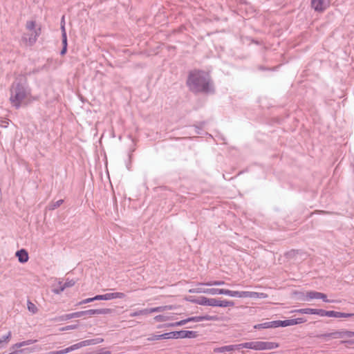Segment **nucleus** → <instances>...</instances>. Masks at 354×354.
Masks as SVG:
<instances>
[{
    "label": "nucleus",
    "instance_id": "aec40b11",
    "mask_svg": "<svg viewBox=\"0 0 354 354\" xmlns=\"http://www.w3.org/2000/svg\"><path fill=\"white\" fill-rule=\"evenodd\" d=\"M172 306H158L151 308H147V315L152 313H158V312H162L166 310H171Z\"/></svg>",
    "mask_w": 354,
    "mask_h": 354
},
{
    "label": "nucleus",
    "instance_id": "4be33fe9",
    "mask_svg": "<svg viewBox=\"0 0 354 354\" xmlns=\"http://www.w3.org/2000/svg\"><path fill=\"white\" fill-rule=\"evenodd\" d=\"M354 316V313H342L333 310V318H348Z\"/></svg>",
    "mask_w": 354,
    "mask_h": 354
},
{
    "label": "nucleus",
    "instance_id": "052dcab7",
    "mask_svg": "<svg viewBox=\"0 0 354 354\" xmlns=\"http://www.w3.org/2000/svg\"><path fill=\"white\" fill-rule=\"evenodd\" d=\"M5 123H6V124H8V122L4 121V122H3V124H5Z\"/></svg>",
    "mask_w": 354,
    "mask_h": 354
},
{
    "label": "nucleus",
    "instance_id": "2eb2a0df",
    "mask_svg": "<svg viewBox=\"0 0 354 354\" xmlns=\"http://www.w3.org/2000/svg\"><path fill=\"white\" fill-rule=\"evenodd\" d=\"M16 257L20 263H24L28 261V253L25 249H21L16 252Z\"/></svg>",
    "mask_w": 354,
    "mask_h": 354
},
{
    "label": "nucleus",
    "instance_id": "423d86ee",
    "mask_svg": "<svg viewBox=\"0 0 354 354\" xmlns=\"http://www.w3.org/2000/svg\"><path fill=\"white\" fill-rule=\"evenodd\" d=\"M306 322V319L304 317H298L295 319L286 320H276V328L294 326L297 324H303Z\"/></svg>",
    "mask_w": 354,
    "mask_h": 354
},
{
    "label": "nucleus",
    "instance_id": "a18cd8bd",
    "mask_svg": "<svg viewBox=\"0 0 354 354\" xmlns=\"http://www.w3.org/2000/svg\"><path fill=\"white\" fill-rule=\"evenodd\" d=\"M203 124H204V122L201 123V126H197V125L194 126L196 133L199 134V135L202 134V126Z\"/></svg>",
    "mask_w": 354,
    "mask_h": 354
},
{
    "label": "nucleus",
    "instance_id": "c85d7f7f",
    "mask_svg": "<svg viewBox=\"0 0 354 354\" xmlns=\"http://www.w3.org/2000/svg\"><path fill=\"white\" fill-rule=\"evenodd\" d=\"M26 27L28 30L30 31H35V30H37L36 28V23L35 21H28L26 23Z\"/></svg>",
    "mask_w": 354,
    "mask_h": 354
},
{
    "label": "nucleus",
    "instance_id": "603ef678",
    "mask_svg": "<svg viewBox=\"0 0 354 354\" xmlns=\"http://www.w3.org/2000/svg\"><path fill=\"white\" fill-rule=\"evenodd\" d=\"M66 52H67V48L65 46H62V48L60 51V55L63 56L66 53Z\"/></svg>",
    "mask_w": 354,
    "mask_h": 354
},
{
    "label": "nucleus",
    "instance_id": "bb28decb",
    "mask_svg": "<svg viewBox=\"0 0 354 354\" xmlns=\"http://www.w3.org/2000/svg\"><path fill=\"white\" fill-rule=\"evenodd\" d=\"M144 315H147V308L132 312L130 313L129 316L131 317H135L137 316Z\"/></svg>",
    "mask_w": 354,
    "mask_h": 354
},
{
    "label": "nucleus",
    "instance_id": "a211bd4d",
    "mask_svg": "<svg viewBox=\"0 0 354 354\" xmlns=\"http://www.w3.org/2000/svg\"><path fill=\"white\" fill-rule=\"evenodd\" d=\"M276 328V320L267 322L262 324H259L254 326V328L261 329V328Z\"/></svg>",
    "mask_w": 354,
    "mask_h": 354
},
{
    "label": "nucleus",
    "instance_id": "1a4fd4ad",
    "mask_svg": "<svg viewBox=\"0 0 354 354\" xmlns=\"http://www.w3.org/2000/svg\"><path fill=\"white\" fill-rule=\"evenodd\" d=\"M237 345H238V350H240L241 348H248V349H252L254 351H261V341L248 342L239 344Z\"/></svg>",
    "mask_w": 354,
    "mask_h": 354
},
{
    "label": "nucleus",
    "instance_id": "de8ad7c7",
    "mask_svg": "<svg viewBox=\"0 0 354 354\" xmlns=\"http://www.w3.org/2000/svg\"><path fill=\"white\" fill-rule=\"evenodd\" d=\"M342 343H344L347 344L348 346H353L354 345V339H346L344 341H341Z\"/></svg>",
    "mask_w": 354,
    "mask_h": 354
},
{
    "label": "nucleus",
    "instance_id": "4468645a",
    "mask_svg": "<svg viewBox=\"0 0 354 354\" xmlns=\"http://www.w3.org/2000/svg\"><path fill=\"white\" fill-rule=\"evenodd\" d=\"M172 339L171 332L165 333L161 335H153L147 338L148 341H156L160 339Z\"/></svg>",
    "mask_w": 354,
    "mask_h": 354
},
{
    "label": "nucleus",
    "instance_id": "58836bf2",
    "mask_svg": "<svg viewBox=\"0 0 354 354\" xmlns=\"http://www.w3.org/2000/svg\"><path fill=\"white\" fill-rule=\"evenodd\" d=\"M187 322H201V316H194V317H189L187 318Z\"/></svg>",
    "mask_w": 354,
    "mask_h": 354
},
{
    "label": "nucleus",
    "instance_id": "f257e3e1",
    "mask_svg": "<svg viewBox=\"0 0 354 354\" xmlns=\"http://www.w3.org/2000/svg\"><path fill=\"white\" fill-rule=\"evenodd\" d=\"M187 85L193 93H209L214 92L209 75L203 71H190L187 80Z\"/></svg>",
    "mask_w": 354,
    "mask_h": 354
},
{
    "label": "nucleus",
    "instance_id": "37998d69",
    "mask_svg": "<svg viewBox=\"0 0 354 354\" xmlns=\"http://www.w3.org/2000/svg\"><path fill=\"white\" fill-rule=\"evenodd\" d=\"M77 327V325H68V326L62 328L60 330L65 331V330H73V329H75Z\"/></svg>",
    "mask_w": 354,
    "mask_h": 354
},
{
    "label": "nucleus",
    "instance_id": "13d9d810",
    "mask_svg": "<svg viewBox=\"0 0 354 354\" xmlns=\"http://www.w3.org/2000/svg\"><path fill=\"white\" fill-rule=\"evenodd\" d=\"M5 123H6V124H8V122L4 121V122H3V124H5Z\"/></svg>",
    "mask_w": 354,
    "mask_h": 354
},
{
    "label": "nucleus",
    "instance_id": "bf43d9fd",
    "mask_svg": "<svg viewBox=\"0 0 354 354\" xmlns=\"http://www.w3.org/2000/svg\"><path fill=\"white\" fill-rule=\"evenodd\" d=\"M5 123H6V124H8V122L4 121V122H3V124H5Z\"/></svg>",
    "mask_w": 354,
    "mask_h": 354
},
{
    "label": "nucleus",
    "instance_id": "8fccbe9b",
    "mask_svg": "<svg viewBox=\"0 0 354 354\" xmlns=\"http://www.w3.org/2000/svg\"><path fill=\"white\" fill-rule=\"evenodd\" d=\"M213 283H214V281H208L206 283H199L198 285L206 286H215V284H212Z\"/></svg>",
    "mask_w": 354,
    "mask_h": 354
},
{
    "label": "nucleus",
    "instance_id": "dca6fc26",
    "mask_svg": "<svg viewBox=\"0 0 354 354\" xmlns=\"http://www.w3.org/2000/svg\"><path fill=\"white\" fill-rule=\"evenodd\" d=\"M321 292L317 291H308L304 295V300L306 301H310L313 299H319Z\"/></svg>",
    "mask_w": 354,
    "mask_h": 354
},
{
    "label": "nucleus",
    "instance_id": "473e14b6",
    "mask_svg": "<svg viewBox=\"0 0 354 354\" xmlns=\"http://www.w3.org/2000/svg\"><path fill=\"white\" fill-rule=\"evenodd\" d=\"M332 337V333H323V334H319V335H317V337L321 340H326L327 339L330 338Z\"/></svg>",
    "mask_w": 354,
    "mask_h": 354
},
{
    "label": "nucleus",
    "instance_id": "ddd939ff",
    "mask_svg": "<svg viewBox=\"0 0 354 354\" xmlns=\"http://www.w3.org/2000/svg\"><path fill=\"white\" fill-rule=\"evenodd\" d=\"M354 337V332L350 330L333 331V338L348 339Z\"/></svg>",
    "mask_w": 354,
    "mask_h": 354
},
{
    "label": "nucleus",
    "instance_id": "7ed1b4c3",
    "mask_svg": "<svg viewBox=\"0 0 354 354\" xmlns=\"http://www.w3.org/2000/svg\"><path fill=\"white\" fill-rule=\"evenodd\" d=\"M103 342H104V339L102 338H100V337L95 338V339H86V340L80 342L77 344H75L73 345H71L64 349L50 351L48 353V354H66V353H68L75 350L79 349L82 347L90 346V345L98 344Z\"/></svg>",
    "mask_w": 354,
    "mask_h": 354
},
{
    "label": "nucleus",
    "instance_id": "20e7f679",
    "mask_svg": "<svg viewBox=\"0 0 354 354\" xmlns=\"http://www.w3.org/2000/svg\"><path fill=\"white\" fill-rule=\"evenodd\" d=\"M194 303L201 305L213 307H229L234 306V302L227 300H220L215 298H207L205 297H200L197 299L193 301Z\"/></svg>",
    "mask_w": 354,
    "mask_h": 354
},
{
    "label": "nucleus",
    "instance_id": "3c124183",
    "mask_svg": "<svg viewBox=\"0 0 354 354\" xmlns=\"http://www.w3.org/2000/svg\"><path fill=\"white\" fill-rule=\"evenodd\" d=\"M225 283L224 281H214L212 284H215V286H223Z\"/></svg>",
    "mask_w": 354,
    "mask_h": 354
},
{
    "label": "nucleus",
    "instance_id": "9d476101",
    "mask_svg": "<svg viewBox=\"0 0 354 354\" xmlns=\"http://www.w3.org/2000/svg\"><path fill=\"white\" fill-rule=\"evenodd\" d=\"M328 6V0H311V6L317 12L324 10Z\"/></svg>",
    "mask_w": 354,
    "mask_h": 354
},
{
    "label": "nucleus",
    "instance_id": "49530a36",
    "mask_svg": "<svg viewBox=\"0 0 354 354\" xmlns=\"http://www.w3.org/2000/svg\"><path fill=\"white\" fill-rule=\"evenodd\" d=\"M258 292L248 291V298H257Z\"/></svg>",
    "mask_w": 354,
    "mask_h": 354
},
{
    "label": "nucleus",
    "instance_id": "4c0bfd02",
    "mask_svg": "<svg viewBox=\"0 0 354 354\" xmlns=\"http://www.w3.org/2000/svg\"><path fill=\"white\" fill-rule=\"evenodd\" d=\"M62 46H65L67 48L68 46V41H67V35L66 32L62 33Z\"/></svg>",
    "mask_w": 354,
    "mask_h": 354
},
{
    "label": "nucleus",
    "instance_id": "72a5a7b5",
    "mask_svg": "<svg viewBox=\"0 0 354 354\" xmlns=\"http://www.w3.org/2000/svg\"><path fill=\"white\" fill-rule=\"evenodd\" d=\"M187 323H188L187 319H182L180 321L176 322L175 323H172L170 324V326H181L185 325Z\"/></svg>",
    "mask_w": 354,
    "mask_h": 354
},
{
    "label": "nucleus",
    "instance_id": "393cba45",
    "mask_svg": "<svg viewBox=\"0 0 354 354\" xmlns=\"http://www.w3.org/2000/svg\"><path fill=\"white\" fill-rule=\"evenodd\" d=\"M110 300L114 299H124L126 297V295L123 292H109Z\"/></svg>",
    "mask_w": 354,
    "mask_h": 354
},
{
    "label": "nucleus",
    "instance_id": "6ab92c4d",
    "mask_svg": "<svg viewBox=\"0 0 354 354\" xmlns=\"http://www.w3.org/2000/svg\"><path fill=\"white\" fill-rule=\"evenodd\" d=\"M37 342V339H28L26 341L20 342L13 344L12 346V349H18V348L19 349L20 348H21L23 346H29V345L32 344Z\"/></svg>",
    "mask_w": 354,
    "mask_h": 354
},
{
    "label": "nucleus",
    "instance_id": "a878e982",
    "mask_svg": "<svg viewBox=\"0 0 354 354\" xmlns=\"http://www.w3.org/2000/svg\"><path fill=\"white\" fill-rule=\"evenodd\" d=\"M73 313H69V314H65L59 316V317L56 318L55 320L59 321V322H64L67 321L71 319H73Z\"/></svg>",
    "mask_w": 354,
    "mask_h": 354
},
{
    "label": "nucleus",
    "instance_id": "f03ea898",
    "mask_svg": "<svg viewBox=\"0 0 354 354\" xmlns=\"http://www.w3.org/2000/svg\"><path fill=\"white\" fill-rule=\"evenodd\" d=\"M10 92V101L17 109H19L21 102L31 95V89L25 78H17L12 84Z\"/></svg>",
    "mask_w": 354,
    "mask_h": 354
},
{
    "label": "nucleus",
    "instance_id": "c03bdc74",
    "mask_svg": "<svg viewBox=\"0 0 354 354\" xmlns=\"http://www.w3.org/2000/svg\"><path fill=\"white\" fill-rule=\"evenodd\" d=\"M73 313V317L74 318H79V317L85 316L84 310L75 312V313Z\"/></svg>",
    "mask_w": 354,
    "mask_h": 354
},
{
    "label": "nucleus",
    "instance_id": "680f3d73",
    "mask_svg": "<svg viewBox=\"0 0 354 354\" xmlns=\"http://www.w3.org/2000/svg\"><path fill=\"white\" fill-rule=\"evenodd\" d=\"M2 127H6V124H1Z\"/></svg>",
    "mask_w": 354,
    "mask_h": 354
},
{
    "label": "nucleus",
    "instance_id": "09e8293b",
    "mask_svg": "<svg viewBox=\"0 0 354 354\" xmlns=\"http://www.w3.org/2000/svg\"><path fill=\"white\" fill-rule=\"evenodd\" d=\"M319 299H322L325 302H330V300L327 299V296L326 294L321 292V295L319 297Z\"/></svg>",
    "mask_w": 354,
    "mask_h": 354
},
{
    "label": "nucleus",
    "instance_id": "f8f14e48",
    "mask_svg": "<svg viewBox=\"0 0 354 354\" xmlns=\"http://www.w3.org/2000/svg\"><path fill=\"white\" fill-rule=\"evenodd\" d=\"M41 34V28H38L37 30H35V31H32V32L28 35V37H24V39H26L28 44L32 46L33 45L37 40L38 37Z\"/></svg>",
    "mask_w": 354,
    "mask_h": 354
},
{
    "label": "nucleus",
    "instance_id": "7c9ffc66",
    "mask_svg": "<svg viewBox=\"0 0 354 354\" xmlns=\"http://www.w3.org/2000/svg\"><path fill=\"white\" fill-rule=\"evenodd\" d=\"M95 298L96 301L97 300H105V301L110 300L109 292L104 294V295H95Z\"/></svg>",
    "mask_w": 354,
    "mask_h": 354
},
{
    "label": "nucleus",
    "instance_id": "6e6d98bb",
    "mask_svg": "<svg viewBox=\"0 0 354 354\" xmlns=\"http://www.w3.org/2000/svg\"><path fill=\"white\" fill-rule=\"evenodd\" d=\"M97 354H111V352L109 351H104L98 353Z\"/></svg>",
    "mask_w": 354,
    "mask_h": 354
},
{
    "label": "nucleus",
    "instance_id": "6e6552de",
    "mask_svg": "<svg viewBox=\"0 0 354 354\" xmlns=\"http://www.w3.org/2000/svg\"><path fill=\"white\" fill-rule=\"evenodd\" d=\"M221 288H194L189 290V293H205L212 295H220Z\"/></svg>",
    "mask_w": 354,
    "mask_h": 354
},
{
    "label": "nucleus",
    "instance_id": "5fc2aeb1",
    "mask_svg": "<svg viewBox=\"0 0 354 354\" xmlns=\"http://www.w3.org/2000/svg\"><path fill=\"white\" fill-rule=\"evenodd\" d=\"M162 317H163V316H162V315H157L155 317V319L158 322L162 321L163 320Z\"/></svg>",
    "mask_w": 354,
    "mask_h": 354
},
{
    "label": "nucleus",
    "instance_id": "c756f323",
    "mask_svg": "<svg viewBox=\"0 0 354 354\" xmlns=\"http://www.w3.org/2000/svg\"><path fill=\"white\" fill-rule=\"evenodd\" d=\"M63 203H64V200H62V199L58 200L56 202L53 203L52 204L50 205L49 209H50V210L55 209L56 208L59 207Z\"/></svg>",
    "mask_w": 354,
    "mask_h": 354
},
{
    "label": "nucleus",
    "instance_id": "c9c22d12",
    "mask_svg": "<svg viewBox=\"0 0 354 354\" xmlns=\"http://www.w3.org/2000/svg\"><path fill=\"white\" fill-rule=\"evenodd\" d=\"M94 301H96L95 297H89V298H87V299H83L81 301H80L77 305H82V304H88V303H91V302H93Z\"/></svg>",
    "mask_w": 354,
    "mask_h": 354
},
{
    "label": "nucleus",
    "instance_id": "ea45409f",
    "mask_svg": "<svg viewBox=\"0 0 354 354\" xmlns=\"http://www.w3.org/2000/svg\"><path fill=\"white\" fill-rule=\"evenodd\" d=\"M59 284H61V282H59ZM64 290H65V288L63 286V285H60L59 287H58L57 288L53 289V291L55 294L59 295V294L62 293Z\"/></svg>",
    "mask_w": 354,
    "mask_h": 354
},
{
    "label": "nucleus",
    "instance_id": "a19ab883",
    "mask_svg": "<svg viewBox=\"0 0 354 354\" xmlns=\"http://www.w3.org/2000/svg\"><path fill=\"white\" fill-rule=\"evenodd\" d=\"M237 297H239V298H248V291H238Z\"/></svg>",
    "mask_w": 354,
    "mask_h": 354
},
{
    "label": "nucleus",
    "instance_id": "2f4dec72",
    "mask_svg": "<svg viewBox=\"0 0 354 354\" xmlns=\"http://www.w3.org/2000/svg\"><path fill=\"white\" fill-rule=\"evenodd\" d=\"M97 315H106L110 314L113 312L111 308H100L97 309Z\"/></svg>",
    "mask_w": 354,
    "mask_h": 354
},
{
    "label": "nucleus",
    "instance_id": "39448f33",
    "mask_svg": "<svg viewBox=\"0 0 354 354\" xmlns=\"http://www.w3.org/2000/svg\"><path fill=\"white\" fill-rule=\"evenodd\" d=\"M295 312L300 314L305 315H317L320 317L327 316L328 317H332V310H325L323 309H316V308H299L295 310Z\"/></svg>",
    "mask_w": 354,
    "mask_h": 354
},
{
    "label": "nucleus",
    "instance_id": "e2e57ef3",
    "mask_svg": "<svg viewBox=\"0 0 354 354\" xmlns=\"http://www.w3.org/2000/svg\"><path fill=\"white\" fill-rule=\"evenodd\" d=\"M129 138H131V140L133 141V139H132V138H131V136H129Z\"/></svg>",
    "mask_w": 354,
    "mask_h": 354
},
{
    "label": "nucleus",
    "instance_id": "f3484780",
    "mask_svg": "<svg viewBox=\"0 0 354 354\" xmlns=\"http://www.w3.org/2000/svg\"><path fill=\"white\" fill-rule=\"evenodd\" d=\"M279 347V344L272 342H261V351L272 350Z\"/></svg>",
    "mask_w": 354,
    "mask_h": 354
},
{
    "label": "nucleus",
    "instance_id": "412c9836",
    "mask_svg": "<svg viewBox=\"0 0 354 354\" xmlns=\"http://www.w3.org/2000/svg\"><path fill=\"white\" fill-rule=\"evenodd\" d=\"M11 332L9 331L7 335L0 338V348H4L11 337Z\"/></svg>",
    "mask_w": 354,
    "mask_h": 354
},
{
    "label": "nucleus",
    "instance_id": "f704fd0d",
    "mask_svg": "<svg viewBox=\"0 0 354 354\" xmlns=\"http://www.w3.org/2000/svg\"><path fill=\"white\" fill-rule=\"evenodd\" d=\"M75 284V281L73 279H67L63 284L64 288L72 287Z\"/></svg>",
    "mask_w": 354,
    "mask_h": 354
},
{
    "label": "nucleus",
    "instance_id": "b1692460",
    "mask_svg": "<svg viewBox=\"0 0 354 354\" xmlns=\"http://www.w3.org/2000/svg\"><path fill=\"white\" fill-rule=\"evenodd\" d=\"M27 308L32 314H35L38 311L37 306L30 300H28L27 301Z\"/></svg>",
    "mask_w": 354,
    "mask_h": 354
},
{
    "label": "nucleus",
    "instance_id": "4d7b16f0",
    "mask_svg": "<svg viewBox=\"0 0 354 354\" xmlns=\"http://www.w3.org/2000/svg\"><path fill=\"white\" fill-rule=\"evenodd\" d=\"M260 69H261V70H265V68H263V67H261H261H260Z\"/></svg>",
    "mask_w": 354,
    "mask_h": 354
},
{
    "label": "nucleus",
    "instance_id": "0eeeda50",
    "mask_svg": "<svg viewBox=\"0 0 354 354\" xmlns=\"http://www.w3.org/2000/svg\"><path fill=\"white\" fill-rule=\"evenodd\" d=\"M172 339L196 338L198 333L194 330H181L178 331H171Z\"/></svg>",
    "mask_w": 354,
    "mask_h": 354
},
{
    "label": "nucleus",
    "instance_id": "5701e85b",
    "mask_svg": "<svg viewBox=\"0 0 354 354\" xmlns=\"http://www.w3.org/2000/svg\"><path fill=\"white\" fill-rule=\"evenodd\" d=\"M220 295H224L232 297H237L238 291L221 288Z\"/></svg>",
    "mask_w": 354,
    "mask_h": 354
},
{
    "label": "nucleus",
    "instance_id": "cd10ccee",
    "mask_svg": "<svg viewBox=\"0 0 354 354\" xmlns=\"http://www.w3.org/2000/svg\"><path fill=\"white\" fill-rule=\"evenodd\" d=\"M201 322L202 321H217L218 319L216 315H201Z\"/></svg>",
    "mask_w": 354,
    "mask_h": 354
},
{
    "label": "nucleus",
    "instance_id": "9b49d317",
    "mask_svg": "<svg viewBox=\"0 0 354 354\" xmlns=\"http://www.w3.org/2000/svg\"><path fill=\"white\" fill-rule=\"evenodd\" d=\"M235 350H238L237 344L227 345L221 347H216L214 348V353H223L225 352H231Z\"/></svg>",
    "mask_w": 354,
    "mask_h": 354
},
{
    "label": "nucleus",
    "instance_id": "864d4df0",
    "mask_svg": "<svg viewBox=\"0 0 354 354\" xmlns=\"http://www.w3.org/2000/svg\"><path fill=\"white\" fill-rule=\"evenodd\" d=\"M267 297V295L263 292H258L257 298H266Z\"/></svg>",
    "mask_w": 354,
    "mask_h": 354
},
{
    "label": "nucleus",
    "instance_id": "79ce46f5",
    "mask_svg": "<svg viewBox=\"0 0 354 354\" xmlns=\"http://www.w3.org/2000/svg\"><path fill=\"white\" fill-rule=\"evenodd\" d=\"M60 28H61L62 33L66 32V28H65V17L64 16H62V17Z\"/></svg>",
    "mask_w": 354,
    "mask_h": 354
},
{
    "label": "nucleus",
    "instance_id": "e433bc0d",
    "mask_svg": "<svg viewBox=\"0 0 354 354\" xmlns=\"http://www.w3.org/2000/svg\"><path fill=\"white\" fill-rule=\"evenodd\" d=\"M85 316H93L97 315V309H90L87 310H84Z\"/></svg>",
    "mask_w": 354,
    "mask_h": 354
}]
</instances>
